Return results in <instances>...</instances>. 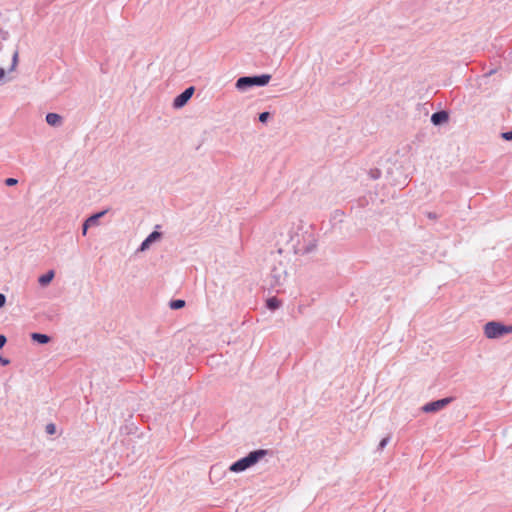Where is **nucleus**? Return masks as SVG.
I'll list each match as a JSON object with an SVG mask.
<instances>
[{
	"label": "nucleus",
	"mask_w": 512,
	"mask_h": 512,
	"mask_svg": "<svg viewBox=\"0 0 512 512\" xmlns=\"http://www.w3.org/2000/svg\"><path fill=\"white\" fill-rule=\"evenodd\" d=\"M286 249L296 255H308L316 249V238L311 231L298 226L289 231Z\"/></svg>",
	"instance_id": "f257e3e1"
},
{
	"label": "nucleus",
	"mask_w": 512,
	"mask_h": 512,
	"mask_svg": "<svg viewBox=\"0 0 512 512\" xmlns=\"http://www.w3.org/2000/svg\"><path fill=\"white\" fill-rule=\"evenodd\" d=\"M268 454V450L258 449L251 451L247 456L235 461L229 468L231 472L239 473L252 467L258 463L264 456Z\"/></svg>",
	"instance_id": "f03ea898"
},
{
	"label": "nucleus",
	"mask_w": 512,
	"mask_h": 512,
	"mask_svg": "<svg viewBox=\"0 0 512 512\" xmlns=\"http://www.w3.org/2000/svg\"><path fill=\"white\" fill-rule=\"evenodd\" d=\"M270 79L271 75L269 74L243 76L237 79L235 86L239 91H246L254 86H265L269 83Z\"/></svg>",
	"instance_id": "7ed1b4c3"
},
{
	"label": "nucleus",
	"mask_w": 512,
	"mask_h": 512,
	"mask_svg": "<svg viewBox=\"0 0 512 512\" xmlns=\"http://www.w3.org/2000/svg\"><path fill=\"white\" fill-rule=\"evenodd\" d=\"M287 271L282 263H279L278 266H274L271 269L269 278H270V285L272 287H280L282 286L286 279H287Z\"/></svg>",
	"instance_id": "20e7f679"
},
{
	"label": "nucleus",
	"mask_w": 512,
	"mask_h": 512,
	"mask_svg": "<svg viewBox=\"0 0 512 512\" xmlns=\"http://www.w3.org/2000/svg\"><path fill=\"white\" fill-rule=\"evenodd\" d=\"M484 335L488 339H499L504 336V324L490 321L484 325Z\"/></svg>",
	"instance_id": "39448f33"
},
{
	"label": "nucleus",
	"mask_w": 512,
	"mask_h": 512,
	"mask_svg": "<svg viewBox=\"0 0 512 512\" xmlns=\"http://www.w3.org/2000/svg\"><path fill=\"white\" fill-rule=\"evenodd\" d=\"M452 400V397H446L436 401L429 402L422 407V411L425 413H434L440 411L443 408H445L448 404H450Z\"/></svg>",
	"instance_id": "423d86ee"
},
{
	"label": "nucleus",
	"mask_w": 512,
	"mask_h": 512,
	"mask_svg": "<svg viewBox=\"0 0 512 512\" xmlns=\"http://www.w3.org/2000/svg\"><path fill=\"white\" fill-rule=\"evenodd\" d=\"M194 87L190 86L186 88L182 93L175 97L173 101L174 108H182L190 100L194 93Z\"/></svg>",
	"instance_id": "0eeeda50"
},
{
	"label": "nucleus",
	"mask_w": 512,
	"mask_h": 512,
	"mask_svg": "<svg viewBox=\"0 0 512 512\" xmlns=\"http://www.w3.org/2000/svg\"><path fill=\"white\" fill-rule=\"evenodd\" d=\"M162 237V234L158 231H153L150 233L146 239L141 243L138 248L139 252H144L149 249L150 245L156 241H158Z\"/></svg>",
	"instance_id": "6e6552de"
},
{
	"label": "nucleus",
	"mask_w": 512,
	"mask_h": 512,
	"mask_svg": "<svg viewBox=\"0 0 512 512\" xmlns=\"http://www.w3.org/2000/svg\"><path fill=\"white\" fill-rule=\"evenodd\" d=\"M449 119V115L446 111H438L432 114L431 116V122L435 125H442L443 123L447 122Z\"/></svg>",
	"instance_id": "1a4fd4ad"
},
{
	"label": "nucleus",
	"mask_w": 512,
	"mask_h": 512,
	"mask_svg": "<svg viewBox=\"0 0 512 512\" xmlns=\"http://www.w3.org/2000/svg\"><path fill=\"white\" fill-rule=\"evenodd\" d=\"M45 120L47 124L53 127H58L62 124V116L57 113H48L46 114Z\"/></svg>",
	"instance_id": "9d476101"
},
{
	"label": "nucleus",
	"mask_w": 512,
	"mask_h": 512,
	"mask_svg": "<svg viewBox=\"0 0 512 512\" xmlns=\"http://www.w3.org/2000/svg\"><path fill=\"white\" fill-rule=\"evenodd\" d=\"M55 273L53 270L48 271L47 273L41 275L38 278V282L41 286H47L54 278Z\"/></svg>",
	"instance_id": "9b49d317"
},
{
	"label": "nucleus",
	"mask_w": 512,
	"mask_h": 512,
	"mask_svg": "<svg viewBox=\"0 0 512 512\" xmlns=\"http://www.w3.org/2000/svg\"><path fill=\"white\" fill-rule=\"evenodd\" d=\"M106 210L104 211H100L98 213H95L93 215H91L90 217H88L85 221L87 222V224H89L90 226H95L98 224V221L101 217H103L105 214H106Z\"/></svg>",
	"instance_id": "f8f14e48"
},
{
	"label": "nucleus",
	"mask_w": 512,
	"mask_h": 512,
	"mask_svg": "<svg viewBox=\"0 0 512 512\" xmlns=\"http://www.w3.org/2000/svg\"><path fill=\"white\" fill-rule=\"evenodd\" d=\"M31 338L39 344H47L50 341V337L42 333H32Z\"/></svg>",
	"instance_id": "ddd939ff"
},
{
	"label": "nucleus",
	"mask_w": 512,
	"mask_h": 512,
	"mask_svg": "<svg viewBox=\"0 0 512 512\" xmlns=\"http://www.w3.org/2000/svg\"><path fill=\"white\" fill-rule=\"evenodd\" d=\"M266 306L270 310H276L281 306V302L276 297H271L267 299Z\"/></svg>",
	"instance_id": "4468645a"
},
{
	"label": "nucleus",
	"mask_w": 512,
	"mask_h": 512,
	"mask_svg": "<svg viewBox=\"0 0 512 512\" xmlns=\"http://www.w3.org/2000/svg\"><path fill=\"white\" fill-rule=\"evenodd\" d=\"M185 306V301L182 299L171 300L169 307L173 310L181 309Z\"/></svg>",
	"instance_id": "2eb2a0df"
},
{
	"label": "nucleus",
	"mask_w": 512,
	"mask_h": 512,
	"mask_svg": "<svg viewBox=\"0 0 512 512\" xmlns=\"http://www.w3.org/2000/svg\"><path fill=\"white\" fill-rule=\"evenodd\" d=\"M369 175L372 179L376 180L378 178H380L381 176V171L377 168L375 169H371L370 172H369Z\"/></svg>",
	"instance_id": "dca6fc26"
},
{
	"label": "nucleus",
	"mask_w": 512,
	"mask_h": 512,
	"mask_svg": "<svg viewBox=\"0 0 512 512\" xmlns=\"http://www.w3.org/2000/svg\"><path fill=\"white\" fill-rule=\"evenodd\" d=\"M269 117H270L269 112H262L259 114V121L261 123H266L268 121Z\"/></svg>",
	"instance_id": "f3484780"
},
{
	"label": "nucleus",
	"mask_w": 512,
	"mask_h": 512,
	"mask_svg": "<svg viewBox=\"0 0 512 512\" xmlns=\"http://www.w3.org/2000/svg\"><path fill=\"white\" fill-rule=\"evenodd\" d=\"M389 441H390V437H389V436L384 437V438L380 441L379 446H378V449H379V450H383V449L386 447V445L389 443Z\"/></svg>",
	"instance_id": "a211bd4d"
},
{
	"label": "nucleus",
	"mask_w": 512,
	"mask_h": 512,
	"mask_svg": "<svg viewBox=\"0 0 512 512\" xmlns=\"http://www.w3.org/2000/svg\"><path fill=\"white\" fill-rule=\"evenodd\" d=\"M17 63H18V51H15L13 53V57H12V65L10 68L11 71L15 69Z\"/></svg>",
	"instance_id": "6ab92c4d"
},
{
	"label": "nucleus",
	"mask_w": 512,
	"mask_h": 512,
	"mask_svg": "<svg viewBox=\"0 0 512 512\" xmlns=\"http://www.w3.org/2000/svg\"><path fill=\"white\" fill-rule=\"evenodd\" d=\"M501 137L506 140V141H511L512 140V130L511 131H507V132H503L501 134Z\"/></svg>",
	"instance_id": "aec40b11"
},
{
	"label": "nucleus",
	"mask_w": 512,
	"mask_h": 512,
	"mask_svg": "<svg viewBox=\"0 0 512 512\" xmlns=\"http://www.w3.org/2000/svg\"><path fill=\"white\" fill-rule=\"evenodd\" d=\"M17 183H18V180H17V179H15V178H7V179L5 180V184H6L7 186H14V185H16Z\"/></svg>",
	"instance_id": "412c9836"
},
{
	"label": "nucleus",
	"mask_w": 512,
	"mask_h": 512,
	"mask_svg": "<svg viewBox=\"0 0 512 512\" xmlns=\"http://www.w3.org/2000/svg\"><path fill=\"white\" fill-rule=\"evenodd\" d=\"M55 429H56V428H55V425H54V424H51V423H50V424H48V425L46 426V432H47L48 434H54V433H55Z\"/></svg>",
	"instance_id": "4be33fe9"
},
{
	"label": "nucleus",
	"mask_w": 512,
	"mask_h": 512,
	"mask_svg": "<svg viewBox=\"0 0 512 512\" xmlns=\"http://www.w3.org/2000/svg\"><path fill=\"white\" fill-rule=\"evenodd\" d=\"M90 227L89 224H87L86 221H84L83 225H82V235H86L87 234V231H88V228Z\"/></svg>",
	"instance_id": "5701e85b"
},
{
	"label": "nucleus",
	"mask_w": 512,
	"mask_h": 512,
	"mask_svg": "<svg viewBox=\"0 0 512 512\" xmlns=\"http://www.w3.org/2000/svg\"><path fill=\"white\" fill-rule=\"evenodd\" d=\"M6 303V296L0 293V308H2Z\"/></svg>",
	"instance_id": "b1692460"
},
{
	"label": "nucleus",
	"mask_w": 512,
	"mask_h": 512,
	"mask_svg": "<svg viewBox=\"0 0 512 512\" xmlns=\"http://www.w3.org/2000/svg\"><path fill=\"white\" fill-rule=\"evenodd\" d=\"M512 333V325H504V335Z\"/></svg>",
	"instance_id": "393cba45"
},
{
	"label": "nucleus",
	"mask_w": 512,
	"mask_h": 512,
	"mask_svg": "<svg viewBox=\"0 0 512 512\" xmlns=\"http://www.w3.org/2000/svg\"><path fill=\"white\" fill-rule=\"evenodd\" d=\"M6 342L7 338L4 335L0 334V348H2L6 344Z\"/></svg>",
	"instance_id": "a878e982"
},
{
	"label": "nucleus",
	"mask_w": 512,
	"mask_h": 512,
	"mask_svg": "<svg viewBox=\"0 0 512 512\" xmlns=\"http://www.w3.org/2000/svg\"><path fill=\"white\" fill-rule=\"evenodd\" d=\"M0 363H1V365L6 366L10 363V361L8 359L0 356Z\"/></svg>",
	"instance_id": "bb28decb"
},
{
	"label": "nucleus",
	"mask_w": 512,
	"mask_h": 512,
	"mask_svg": "<svg viewBox=\"0 0 512 512\" xmlns=\"http://www.w3.org/2000/svg\"><path fill=\"white\" fill-rule=\"evenodd\" d=\"M5 76V71L3 68H0V80H2Z\"/></svg>",
	"instance_id": "cd10ccee"
},
{
	"label": "nucleus",
	"mask_w": 512,
	"mask_h": 512,
	"mask_svg": "<svg viewBox=\"0 0 512 512\" xmlns=\"http://www.w3.org/2000/svg\"><path fill=\"white\" fill-rule=\"evenodd\" d=\"M494 72H495V71H494V70H492V71H490V72L488 73V75H492Z\"/></svg>",
	"instance_id": "c85d7f7f"
}]
</instances>
